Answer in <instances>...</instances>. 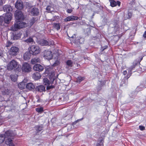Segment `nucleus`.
Instances as JSON below:
<instances>
[{"label":"nucleus","instance_id":"20","mask_svg":"<svg viewBox=\"0 0 146 146\" xmlns=\"http://www.w3.org/2000/svg\"><path fill=\"white\" fill-rule=\"evenodd\" d=\"M31 54L30 52H26L23 55V58L24 60H29L31 57Z\"/></svg>","mask_w":146,"mask_h":146},{"label":"nucleus","instance_id":"46","mask_svg":"<svg viewBox=\"0 0 146 146\" xmlns=\"http://www.w3.org/2000/svg\"><path fill=\"white\" fill-rule=\"evenodd\" d=\"M83 119V118H82L80 119H78L76 120V121H75V123H77L78 122H79V121L82 120Z\"/></svg>","mask_w":146,"mask_h":146},{"label":"nucleus","instance_id":"49","mask_svg":"<svg viewBox=\"0 0 146 146\" xmlns=\"http://www.w3.org/2000/svg\"><path fill=\"white\" fill-rule=\"evenodd\" d=\"M127 71L126 70H124L123 72V74L124 75H125L127 74Z\"/></svg>","mask_w":146,"mask_h":146},{"label":"nucleus","instance_id":"35","mask_svg":"<svg viewBox=\"0 0 146 146\" xmlns=\"http://www.w3.org/2000/svg\"><path fill=\"white\" fill-rule=\"evenodd\" d=\"M84 79V78L82 77H78L77 79V82H80L82 81Z\"/></svg>","mask_w":146,"mask_h":146},{"label":"nucleus","instance_id":"22","mask_svg":"<svg viewBox=\"0 0 146 146\" xmlns=\"http://www.w3.org/2000/svg\"><path fill=\"white\" fill-rule=\"evenodd\" d=\"M41 76L39 72H36L34 73L33 75V77L35 80H38L40 79Z\"/></svg>","mask_w":146,"mask_h":146},{"label":"nucleus","instance_id":"40","mask_svg":"<svg viewBox=\"0 0 146 146\" xmlns=\"http://www.w3.org/2000/svg\"><path fill=\"white\" fill-rule=\"evenodd\" d=\"M139 129L141 131H143L145 129V127L143 125H139Z\"/></svg>","mask_w":146,"mask_h":146},{"label":"nucleus","instance_id":"30","mask_svg":"<svg viewBox=\"0 0 146 146\" xmlns=\"http://www.w3.org/2000/svg\"><path fill=\"white\" fill-rule=\"evenodd\" d=\"M35 110L38 113H41L43 111V108L42 107H40L39 108H35Z\"/></svg>","mask_w":146,"mask_h":146},{"label":"nucleus","instance_id":"1","mask_svg":"<svg viewBox=\"0 0 146 146\" xmlns=\"http://www.w3.org/2000/svg\"><path fill=\"white\" fill-rule=\"evenodd\" d=\"M14 136V134L11 130H8L5 132L4 138L5 143L6 145H9V146H15L11 139Z\"/></svg>","mask_w":146,"mask_h":146},{"label":"nucleus","instance_id":"37","mask_svg":"<svg viewBox=\"0 0 146 146\" xmlns=\"http://www.w3.org/2000/svg\"><path fill=\"white\" fill-rule=\"evenodd\" d=\"M136 65V63L135 64L133 63V65L130 66V67L129 68L130 72H131L133 69L135 67Z\"/></svg>","mask_w":146,"mask_h":146},{"label":"nucleus","instance_id":"38","mask_svg":"<svg viewBox=\"0 0 146 146\" xmlns=\"http://www.w3.org/2000/svg\"><path fill=\"white\" fill-rule=\"evenodd\" d=\"M28 33L27 31H26L25 33L24 34V36L23 37V39L25 38L28 37Z\"/></svg>","mask_w":146,"mask_h":146},{"label":"nucleus","instance_id":"9","mask_svg":"<svg viewBox=\"0 0 146 146\" xmlns=\"http://www.w3.org/2000/svg\"><path fill=\"white\" fill-rule=\"evenodd\" d=\"M43 56L44 58L48 60H50L52 58V52L50 51L45 50L43 52Z\"/></svg>","mask_w":146,"mask_h":146},{"label":"nucleus","instance_id":"12","mask_svg":"<svg viewBox=\"0 0 146 146\" xmlns=\"http://www.w3.org/2000/svg\"><path fill=\"white\" fill-rule=\"evenodd\" d=\"M31 13L33 16H38L39 14L38 9L36 7H33L32 8L31 11Z\"/></svg>","mask_w":146,"mask_h":146},{"label":"nucleus","instance_id":"4","mask_svg":"<svg viewBox=\"0 0 146 146\" xmlns=\"http://www.w3.org/2000/svg\"><path fill=\"white\" fill-rule=\"evenodd\" d=\"M26 23L21 21H16L14 25L10 27V30L13 31H16L19 29L23 28L26 25Z\"/></svg>","mask_w":146,"mask_h":146},{"label":"nucleus","instance_id":"52","mask_svg":"<svg viewBox=\"0 0 146 146\" xmlns=\"http://www.w3.org/2000/svg\"><path fill=\"white\" fill-rule=\"evenodd\" d=\"M39 100L38 99V100H37V102H39Z\"/></svg>","mask_w":146,"mask_h":146},{"label":"nucleus","instance_id":"43","mask_svg":"<svg viewBox=\"0 0 146 146\" xmlns=\"http://www.w3.org/2000/svg\"><path fill=\"white\" fill-rule=\"evenodd\" d=\"M12 44V43L8 41L7 42L6 46L7 47H9Z\"/></svg>","mask_w":146,"mask_h":146},{"label":"nucleus","instance_id":"19","mask_svg":"<svg viewBox=\"0 0 146 146\" xmlns=\"http://www.w3.org/2000/svg\"><path fill=\"white\" fill-rule=\"evenodd\" d=\"M1 91L2 94L3 95H10V91L7 89H5L4 88H1L0 89V91Z\"/></svg>","mask_w":146,"mask_h":146},{"label":"nucleus","instance_id":"44","mask_svg":"<svg viewBox=\"0 0 146 146\" xmlns=\"http://www.w3.org/2000/svg\"><path fill=\"white\" fill-rule=\"evenodd\" d=\"M72 11V9H68L67 10V12L68 13H71Z\"/></svg>","mask_w":146,"mask_h":146},{"label":"nucleus","instance_id":"17","mask_svg":"<svg viewBox=\"0 0 146 146\" xmlns=\"http://www.w3.org/2000/svg\"><path fill=\"white\" fill-rule=\"evenodd\" d=\"M35 89L36 91L40 92H45V86L43 85H40L36 87Z\"/></svg>","mask_w":146,"mask_h":146},{"label":"nucleus","instance_id":"13","mask_svg":"<svg viewBox=\"0 0 146 146\" xmlns=\"http://www.w3.org/2000/svg\"><path fill=\"white\" fill-rule=\"evenodd\" d=\"M78 19V17L72 15L67 17L64 19V21L65 22H67L70 21L76 20Z\"/></svg>","mask_w":146,"mask_h":146},{"label":"nucleus","instance_id":"34","mask_svg":"<svg viewBox=\"0 0 146 146\" xmlns=\"http://www.w3.org/2000/svg\"><path fill=\"white\" fill-rule=\"evenodd\" d=\"M24 41L27 43H30L31 42H33V40L32 38L31 37H30L29 38L24 40Z\"/></svg>","mask_w":146,"mask_h":146},{"label":"nucleus","instance_id":"47","mask_svg":"<svg viewBox=\"0 0 146 146\" xmlns=\"http://www.w3.org/2000/svg\"><path fill=\"white\" fill-rule=\"evenodd\" d=\"M143 37L145 38H146V31H145L143 35Z\"/></svg>","mask_w":146,"mask_h":146},{"label":"nucleus","instance_id":"6","mask_svg":"<svg viewBox=\"0 0 146 146\" xmlns=\"http://www.w3.org/2000/svg\"><path fill=\"white\" fill-rule=\"evenodd\" d=\"M30 48V52L33 55H36L40 52V50L38 46L33 45Z\"/></svg>","mask_w":146,"mask_h":146},{"label":"nucleus","instance_id":"2","mask_svg":"<svg viewBox=\"0 0 146 146\" xmlns=\"http://www.w3.org/2000/svg\"><path fill=\"white\" fill-rule=\"evenodd\" d=\"M7 68L9 70L14 69L16 72H19L21 70V66L14 60L9 62L7 65Z\"/></svg>","mask_w":146,"mask_h":146},{"label":"nucleus","instance_id":"33","mask_svg":"<svg viewBox=\"0 0 146 146\" xmlns=\"http://www.w3.org/2000/svg\"><path fill=\"white\" fill-rule=\"evenodd\" d=\"M36 131L37 132H39L41 131L42 129V127L40 125H37L36 127Z\"/></svg>","mask_w":146,"mask_h":146},{"label":"nucleus","instance_id":"26","mask_svg":"<svg viewBox=\"0 0 146 146\" xmlns=\"http://www.w3.org/2000/svg\"><path fill=\"white\" fill-rule=\"evenodd\" d=\"M53 27L56 29L58 31L60 29V25L59 23H53L52 24Z\"/></svg>","mask_w":146,"mask_h":146},{"label":"nucleus","instance_id":"3","mask_svg":"<svg viewBox=\"0 0 146 146\" xmlns=\"http://www.w3.org/2000/svg\"><path fill=\"white\" fill-rule=\"evenodd\" d=\"M11 13H6L4 16H0V26H4L5 23L9 24L12 19Z\"/></svg>","mask_w":146,"mask_h":146},{"label":"nucleus","instance_id":"28","mask_svg":"<svg viewBox=\"0 0 146 146\" xmlns=\"http://www.w3.org/2000/svg\"><path fill=\"white\" fill-rule=\"evenodd\" d=\"M10 77L12 80L13 82H15L17 80V77L16 75H11Z\"/></svg>","mask_w":146,"mask_h":146},{"label":"nucleus","instance_id":"23","mask_svg":"<svg viewBox=\"0 0 146 146\" xmlns=\"http://www.w3.org/2000/svg\"><path fill=\"white\" fill-rule=\"evenodd\" d=\"M26 88L29 90H32L35 88V86L33 84L30 82L27 83L26 86Z\"/></svg>","mask_w":146,"mask_h":146},{"label":"nucleus","instance_id":"14","mask_svg":"<svg viewBox=\"0 0 146 146\" xmlns=\"http://www.w3.org/2000/svg\"><path fill=\"white\" fill-rule=\"evenodd\" d=\"M16 8L19 9H21L23 8V2L20 0H17L15 4Z\"/></svg>","mask_w":146,"mask_h":146},{"label":"nucleus","instance_id":"21","mask_svg":"<svg viewBox=\"0 0 146 146\" xmlns=\"http://www.w3.org/2000/svg\"><path fill=\"white\" fill-rule=\"evenodd\" d=\"M39 41L38 43L42 46H46L48 44V42L44 39H41Z\"/></svg>","mask_w":146,"mask_h":146},{"label":"nucleus","instance_id":"50","mask_svg":"<svg viewBox=\"0 0 146 146\" xmlns=\"http://www.w3.org/2000/svg\"><path fill=\"white\" fill-rule=\"evenodd\" d=\"M3 5V0H0V6Z\"/></svg>","mask_w":146,"mask_h":146},{"label":"nucleus","instance_id":"39","mask_svg":"<svg viewBox=\"0 0 146 146\" xmlns=\"http://www.w3.org/2000/svg\"><path fill=\"white\" fill-rule=\"evenodd\" d=\"M58 17L57 16H55L53 18L51 19V21H56V19H58Z\"/></svg>","mask_w":146,"mask_h":146},{"label":"nucleus","instance_id":"11","mask_svg":"<svg viewBox=\"0 0 146 146\" xmlns=\"http://www.w3.org/2000/svg\"><path fill=\"white\" fill-rule=\"evenodd\" d=\"M44 69L43 66L40 64H35L33 66V69L35 71L41 72L43 71Z\"/></svg>","mask_w":146,"mask_h":146},{"label":"nucleus","instance_id":"29","mask_svg":"<svg viewBox=\"0 0 146 146\" xmlns=\"http://www.w3.org/2000/svg\"><path fill=\"white\" fill-rule=\"evenodd\" d=\"M25 85L23 82H21L19 83L18 84L19 88L21 89H23L25 87Z\"/></svg>","mask_w":146,"mask_h":146},{"label":"nucleus","instance_id":"10","mask_svg":"<svg viewBox=\"0 0 146 146\" xmlns=\"http://www.w3.org/2000/svg\"><path fill=\"white\" fill-rule=\"evenodd\" d=\"M59 54L57 53H54L53 55H52V58H54V59L56 60L52 64V66H55L60 64V62L58 60L59 58Z\"/></svg>","mask_w":146,"mask_h":146},{"label":"nucleus","instance_id":"5","mask_svg":"<svg viewBox=\"0 0 146 146\" xmlns=\"http://www.w3.org/2000/svg\"><path fill=\"white\" fill-rule=\"evenodd\" d=\"M21 69L23 72L28 73L31 71V67L30 64L25 62L23 64Z\"/></svg>","mask_w":146,"mask_h":146},{"label":"nucleus","instance_id":"8","mask_svg":"<svg viewBox=\"0 0 146 146\" xmlns=\"http://www.w3.org/2000/svg\"><path fill=\"white\" fill-rule=\"evenodd\" d=\"M15 17L16 20H23L24 19L25 17L23 13L21 11H17L15 12Z\"/></svg>","mask_w":146,"mask_h":146},{"label":"nucleus","instance_id":"32","mask_svg":"<svg viewBox=\"0 0 146 146\" xmlns=\"http://www.w3.org/2000/svg\"><path fill=\"white\" fill-rule=\"evenodd\" d=\"M36 20V18L35 17H32L30 20V25L31 26H32L35 22Z\"/></svg>","mask_w":146,"mask_h":146},{"label":"nucleus","instance_id":"36","mask_svg":"<svg viewBox=\"0 0 146 146\" xmlns=\"http://www.w3.org/2000/svg\"><path fill=\"white\" fill-rule=\"evenodd\" d=\"M44 83L45 85H48L49 84V81L46 78H44L43 79Z\"/></svg>","mask_w":146,"mask_h":146},{"label":"nucleus","instance_id":"48","mask_svg":"<svg viewBox=\"0 0 146 146\" xmlns=\"http://www.w3.org/2000/svg\"><path fill=\"white\" fill-rule=\"evenodd\" d=\"M3 54V52L2 51L0 50V58L2 56V55Z\"/></svg>","mask_w":146,"mask_h":146},{"label":"nucleus","instance_id":"45","mask_svg":"<svg viewBox=\"0 0 146 146\" xmlns=\"http://www.w3.org/2000/svg\"><path fill=\"white\" fill-rule=\"evenodd\" d=\"M108 47L107 46H104V47H102L101 48V49L102 51H104L105 49H106Z\"/></svg>","mask_w":146,"mask_h":146},{"label":"nucleus","instance_id":"24","mask_svg":"<svg viewBox=\"0 0 146 146\" xmlns=\"http://www.w3.org/2000/svg\"><path fill=\"white\" fill-rule=\"evenodd\" d=\"M132 15V12L129 10L128 11L127 14L125 15V19H129L131 17Z\"/></svg>","mask_w":146,"mask_h":146},{"label":"nucleus","instance_id":"42","mask_svg":"<svg viewBox=\"0 0 146 146\" xmlns=\"http://www.w3.org/2000/svg\"><path fill=\"white\" fill-rule=\"evenodd\" d=\"M54 88V86L52 85L48 86L47 87L46 89L47 90H49L51 89H52Z\"/></svg>","mask_w":146,"mask_h":146},{"label":"nucleus","instance_id":"18","mask_svg":"<svg viewBox=\"0 0 146 146\" xmlns=\"http://www.w3.org/2000/svg\"><path fill=\"white\" fill-rule=\"evenodd\" d=\"M109 1L110 3V5L112 7H114L117 5L120 6V5L121 2L120 1H117V2H116L114 0H109Z\"/></svg>","mask_w":146,"mask_h":146},{"label":"nucleus","instance_id":"25","mask_svg":"<svg viewBox=\"0 0 146 146\" xmlns=\"http://www.w3.org/2000/svg\"><path fill=\"white\" fill-rule=\"evenodd\" d=\"M40 62V59L37 57L31 60V63L32 64H35L36 63L39 62Z\"/></svg>","mask_w":146,"mask_h":146},{"label":"nucleus","instance_id":"7","mask_svg":"<svg viewBox=\"0 0 146 146\" xmlns=\"http://www.w3.org/2000/svg\"><path fill=\"white\" fill-rule=\"evenodd\" d=\"M19 48L16 46L12 47L9 51V54L12 56H15L19 53Z\"/></svg>","mask_w":146,"mask_h":146},{"label":"nucleus","instance_id":"15","mask_svg":"<svg viewBox=\"0 0 146 146\" xmlns=\"http://www.w3.org/2000/svg\"><path fill=\"white\" fill-rule=\"evenodd\" d=\"M3 10L4 12H6V13H10V12L12 11L13 9L11 6L9 5H5L3 7Z\"/></svg>","mask_w":146,"mask_h":146},{"label":"nucleus","instance_id":"27","mask_svg":"<svg viewBox=\"0 0 146 146\" xmlns=\"http://www.w3.org/2000/svg\"><path fill=\"white\" fill-rule=\"evenodd\" d=\"M66 64L69 67H72L73 65V63L72 61L70 60H67L66 62Z\"/></svg>","mask_w":146,"mask_h":146},{"label":"nucleus","instance_id":"41","mask_svg":"<svg viewBox=\"0 0 146 146\" xmlns=\"http://www.w3.org/2000/svg\"><path fill=\"white\" fill-rule=\"evenodd\" d=\"M51 8V7L50 6L48 5L47 6L46 9L47 11H48V12H49L50 11H51L50 10Z\"/></svg>","mask_w":146,"mask_h":146},{"label":"nucleus","instance_id":"51","mask_svg":"<svg viewBox=\"0 0 146 146\" xmlns=\"http://www.w3.org/2000/svg\"><path fill=\"white\" fill-rule=\"evenodd\" d=\"M130 74V75H127L126 76V78H127V79L130 76H131V73Z\"/></svg>","mask_w":146,"mask_h":146},{"label":"nucleus","instance_id":"16","mask_svg":"<svg viewBox=\"0 0 146 146\" xmlns=\"http://www.w3.org/2000/svg\"><path fill=\"white\" fill-rule=\"evenodd\" d=\"M22 35V33L21 32L17 31L13 35V39L17 40L20 39Z\"/></svg>","mask_w":146,"mask_h":146},{"label":"nucleus","instance_id":"31","mask_svg":"<svg viewBox=\"0 0 146 146\" xmlns=\"http://www.w3.org/2000/svg\"><path fill=\"white\" fill-rule=\"evenodd\" d=\"M5 133L0 134V143H3L5 140Z\"/></svg>","mask_w":146,"mask_h":146}]
</instances>
